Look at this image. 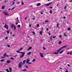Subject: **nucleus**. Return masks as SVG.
<instances>
[{
    "label": "nucleus",
    "instance_id": "obj_1",
    "mask_svg": "<svg viewBox=\"0 0 72 72\" xmlns=\"http://www.w3.org/2000/svg\"><path fill=\"white\" fill-rule=\"evenodd\" d=\"M67 48V46H64L60 48L57 51V53L59 52L60 51V50H62V49H63V48Z\"/></svg>",
    "mask_w": 72,
    "mask_h": 72
},
{
    "label": "nucleus",
    "instance_id": "obj_2",
    "mask_svg": "<svg viewBox=\"0 0 72 72\" xmlns=\"http://www.w3.org/2000/svg\"><path fill=\"white\" fill-rule=\"evenodd\" d=\"M23 64H22V62H19V65L18 67L19 68H21V67H22V66H23L22 65Z\"/></svg>",
    "mask_w": 72,
    "mask_h": 72
},
{
    "label": "nucleus",
    "instance_id": "obj_3",
    "mask_svg": "<svg viewBox=\"0 0 72 72\" xmlns=\"http://www.w3.org/2000/svg\"><path fill=\"white\" fill-rule=\"evenodd\" d=\"M21 54H22V55H21L20 56V57L21 58H23L24 56V54H25V52H20Z\"/></svg>",
    "mask_w": 72,
    "mask_h": 72
},
{
    "label": "nucleus",
    "instance_id": "obj_4",
    "mask_svg": "<svg viewBox=\"0 0 72 72\" xmlns=\"http://www.w3.org/2000/svg\"><path fill=\"white\" fill-rule=\"evenodd\" d=\"M30 61V60L29 59H28L27 60L26 63H28V64H32V63L31 62H29Z\"/></svg>",
    "mask_w": 72,
    "mask_h": 72
},
{
    "label": "nucleus",
    "instance_id": "obj_5",
    "mask_svg": "<svg viewBox=\"0 0 72 72\" xmlns=\"http://www.w3.org/2000/svg\"><path fill=\"white\" fill-rule=\"evenodd\" d=\"M51 4H52V3H48L47 4H45V6H49V5Z\"/></svg>",
    "mask_w": 72,
    "mask_h": 72
},
{
    "label": "nucleus",
    "instance_id": "obj_6",
    "mask_svg": "<svg viewBox=\"0 0 72 72\" xmlns=\"http://www.w3.org/2000/svg\"><path fill=\"white\" fill-rule=\"evenodd\" d=\"M4 28H6V30H8V25L5 24L4 26Z\"/></svg>",
    "mask_w": 72,
    "mask_h": 72
},
{
    "label": "nucleus",
    "instance_id": "obj_7",
    "mask_svg": "<svg viewBox=\"0 0 72 72\" xmlns=\"http://www.w3.org/2000/svg\"><path fill=\"white\" fill-rule=\"evenodd\" d=\"M3 13L6 15H8V12L6 11H4L3 12Z\"/></svg>",
    "mask_w": 72,
    "mask_h": 72
},
{
    "label": "nucleus",
    "instance_id": "obj_8",
    "mask_svg": "<svg viewBox=\"0 0 72 72\" xmlns=\"http://www.w3.org/2000/svg\"><path fill=\"white\" fill-rule=\"evenodd\" d=\"M15 26H14V24H11V28H14V27Z\"/></svg>",
    "mask_w": 72,
    "mask_h": 72
},
{
    "label": "nucleus",
    "instance_id": "obj_9",
    "mask_svg": "<svg viewBox=\"0 0 72 72\" xmlns=\"http://www.w3.org/2000/svg\"><path fill=\"white\" fill-rule=\"evenodd\" d=\"M40 56L41 57H42V58H44V56L43 55L42 53H40Z\"/></svg>",
    "mask_w": 72,
    "mask_h": 72
},
{
    "label": "nucleus",
    "instance_id": "obj_10",
    "mask_svg": "<svg viewBox=\"0 0 72 72\" xmlns=\"http://www.w3.org/2000/svg\"><path fill=\"white\" fill-rule=\"evenodd\" d=\"M7 54L6 53H5L3 55V56H4L5 57H9V56L8 55H6Z\"/></svg>",
    "mask_w": 72,
    "mask_h": 72
},
{
    "label": "nucleus",
    "instance_id": "obj_11",
    "mask_svg": "<svg viewBox=\"0 0 72 72\" xmlns=\"http://www.w3.org/2000/svg\"><path fill=\"white\" fill-rule=\"evenodd\" d=\"M11 62V61L9 60H8L6 61V63H8V64H9Z\"/></svg>",
    "mask_w": 72,
    "mask_h": 72
},
{
    "label": "nucleus",
    "instance_id": "obj_12",
    "mask_svg": "<svg viewBox=\"0 0 72 72\" xmlns=\"http://www.w3.org/2000/svg\"><path fill=\"white\" fill-rule=\"evenodd\" d=\"M72 52L71 51V52H68L67 54L68 55H69V54H70L71 55V54H72Z\"/></svg>",
    "mask_w": 72,
    "mask_h": 72
},
{
    "label": "nucleus",
    "instance_id": "obj_13",
    "mask_svg": "<svg viewBox=\"0 0 72 72\" xmlns=\"http://www.w3.org/2000/svg\"><path fill=\"white\" fill-rule=\"evenodd\" d=\"M64 36L67 37V32H65V33H64Z\"/></svg>",
    "mask_w": 72,
    "mask_h": 72
},
{
    "label": "nucleus",
    "instance_id": "obj_14",
    "mask_svg": "<svg viewBox=\"0 0 72 72\" xmlns=\"http://www.w3.org/2000/svg\"><path fill=\"white\" fill-rule=\"evenodd\" d=\"M32 49V47H30L28 49V50H31Z\"/></svg>",
    "mask_w": 72,
    "mask_h": 72
},
{
    "label": "nucleus",
    "instance_id": "obj_15",
    "mask_svg": "<svg viewBox=\"0 0 72 72\" xmlns=\"http://www.w3.org/2000/svg\"><path fill=\"white\" fill-rule=\"evenodd\" d=\"M26 62V60H24L23 61V63H22L23 64H25V63Z\"/></svg>",
    "mask_w": 72,
    "mask_h": 72
},
{
    "label": "nucleus",
    "instance_id": "obj_16",
    "mask_svg": "<svg viewBox=\"0 0 72 72\" xmlns=\"http://www.w3.org/2000/svg\"><path fill=\"white\" fill-rule=\"evenodd\" d=\"M20 50H19L18 51H16V52L17 53H22V52H20Z\"/></svg>",
    "mask_w": 72,
    "mask_h": 72
},
{
    "label": "nucleus",
    "instance_id": "obj_17",
    "mask_svg": "<svg viewBox=\"0 0 72 72\" xmlns=\"http://www.w3.org/2000/svg\"><path fill=\"white\" fill-rule=\"evenodd\" d=\"M27 54H28V55H30V54H31V53L30 52H28L27 53Z\"/></svg>",
    "mask_w": 72,
    "mask_h": 72
},
{
    "label": "nucleus",
    "instance_id": "obj_18",
    "mask_svg": "<svg viewBox=\"0 0 72 72\" xmlns=\"http://www.w3.org/2000/svg\"><path fill=\"white\" fill-rule=\"evenodd\" d=\"M59 24L58 23H57V27L58 28L59 27Z\"/></svg>",
    "mask_w": 72,
    "mask_h": 72
},
{
    "label": "nucleus",
    "instance_id": "obj_19",
    "mask_svg": "<svg viewBox=\"0 0 72 72\" xmlns=\"http://www.w3.org/2000/svg\"><path fill=\"white\" fill-rule=\"evenodd\" d=\"M64 51V50H62L60 52V54H62V53H63V52Z\"/></svg>",
    "mask_w": 72,
    "mask_h": 72
},
{
    "label": "nucleus",
    "instance_id": "obj_20",
    "mask_svg": "<svg viewBox=\"0 0 72 72\" xmlns=\"http://www.w3.org/2000/svg\"><path fill=\"white\" fill-rule=\"evenodd\" d=\"M21 71H26L27 70L26 69H24L21 70Z\"/></svg>",
    "mask_w": 72,
    "mask_h": 72
},
{
    "label": "nucleus",
    "instance_id": "obj_21",
    "mask_svg": "<svg viewBox=\"0 0 72 72\" xmlns=\"http://www.w3.org/2000/svg\"><path fill=\"white\" fill-rule=\"evenodd\" d=\"M58 54V52H55L53 53V54Z\"/></svg>",
    "mask_w": 72,
    "mask_h": 72
},
{
    "label": "nucleus",
    "instance_id": "obj_22",
    "mask_svg": "<svg viewBox=\"0 0 72 72\" xmlns=\"http://www.w3.org/2000/svg\"><path fill=\"white\" fill-rule=\"evenodd\" d=\"M36 61V59H34L33 60H32V62H35Z\"/></svg>",
    "mask_w": 72,
    "mask_h": 72
},
{
    "label": "nucleus",
    "instance_id": "obj_23",
    "mask_svg": "<svg viewBox=\"0 0 72 72\" xmlns=\"http://www.w3.org/2000/svg\"><path fill=\"white\" fill-rule=\"evenodd\" d=\"M37 6H40V5H41V4L40 3H39L38 4H37Z\"/></svg>",
    "mask_w": 72,
    "mask_h": 72
},
{
    "label": "nucleus",
    "instance_id": "obj_24",
    "mask_svg": "<svg viewBox=\"0 0 72 72\" xmlns=\"http://www.w3.org/2000/svg\"><path fill=\"white\" fill-rule=\"evenodd\" d=\"M4 59H2V60H1L0 62H4Z\"/></svg>",
    "mask_w": 72,
    "mask_h": 72
},
{
    "label": "nucleus",
    "instance_id": "obj_25",
    "mask_svg": "<svg viewBox=\"0 0 72 72\" xmlns=\"http://www.w3.org/2000/svg\"><path fill=\"white\" fill-rule=\"evenodd\" d=\"M6 32L8 34H9L10 32H9V31H6Z\"/></svg>",
    "mask_w": 72,
    "mask_h": 72
},
{
    "label": "nucleus",
    "instance_id": "obj_26",
    "mask_svg": "<svg viewBox=\"0 0 72 72\" xmlns=\"http://www.w3.org/2000/svg\"><path fill=\"white\" fill-rule=\"evenodd\" d=\"M17 26L18 27H19V28H20V27H21V26L20 25H18Z\"/></svg>",
    "mask_w": 72,
    "mask_h": 72
},
{
    "label": "nucleus",
    "instance_id": "obj_27",
    "mask_svg": "<svg viewBox=\"0 0 72 72\" xmlns=\"http://www.w3.org/2000/svg\"><path fill=\"white\" fill-rule=\"evenodd\" d=\"M50 13H51V14H52V11L51 10H50Z\"/></svg>",
    "mask_w": 72,
    "mask_h": 72
},
{
    "label": "nucleus",
    "instance_id": "obj_28",
    "mask_svg": "<svg viewBox=\"0 0 72 72\" xmlns=\"http://www.w3.org/2000/svg\"><path fill=\"white\" fill-rule=\"evenodd\" d=\"M5 58V57H1V58L2 59H3V58Z\"/></svg>",
    "mask_w": 72,
    "mask_h": 72
},
{
    "label": "nucleus",
    "instance_id": "obj_29",
    "mask_svg": "<svg viewBox=\"0 0 72 72\" xmlns=\"http://www.w3.org/2000/svg\"><path fill=\"white\" fill-rule=\"evenodd\" d=\"M56 38V36H53L52 37V38H53V39H54V38Z\"/></svg>",
    "mask_w": 72,
    "mask_h": 72
},
{
    "label": "nucleus",
    "instance_id": "obj_30",
    "mask_svg": "<svg viewBox=\"0 0 72 72\" xmlns=\"http://www.w3.org/2000/svg\"><path fill=\"white\" fill-rule=\"evenodd\" d=\"M10 59L12 60H14V58H13V57L11 58Z\"/></svg>",
    "mask_w": 72,
    "mask_h": 72
},
{
    "label": "nucleus",
    "instance_id": "obj_31",
    "mask_svg": "<svg viewBox=\"0 0 72 72\" xmlns=\"http://www.w3.org/2000/svg\"><path fill=\"white\" fill-rule=\"evenodd\" d=\"M4 6H3L2 7V9H4Z\"/></svg>",
    "mask_w": 72,
    "mask_h": 72
},
{
    "label": "nucleus",
    "instance_id": "obj_32",
    "mask_svg": "<svg viewBox=\"0 0 72 72\" xmlns=\"http://www.w3.org/2000/svg\"><path fill=\"white\" fill-rule=\"evenodd\" d=\"M42 32H40V35H42Z\"/></svg>",
    "mask_w": 72,
    "mask_h": 72
},
{
    "label": "nucleus",
    "instance_id": "obj_33",
    "mask_svg": "<svg viewBox=\"0 0 72 72\" xmlns=\"http://www.w3.org/2000/svg\"><path fill=\"white\" fill-rule=\"evenodd\" d=\"M68 30L69 31H70L71 30V28H68Z\"/></svg>",
    "mask_w": 72,
    "mask_h": 72
},
{
    "label": "nucleus",
    "instance_id": "obj_34",
    "mask_svg": "<svg viewBox=\"0 0 72 72\" xmlns=\"http://www.w3.org/2000/svg\"><path fill=\"white\" fill-rule=\"evenodd\" d=\"M7 45L8 48H10V45H8V44H7Z\"/></svg>",
    "mask_w": 72,
    "mask_h": 72
},
{
    "label": "nucleus",
    "instance_id": "obj_35",
    "mask_svg": "<svg viewBox=\"0 0 72 72\" xmlns=\"http://www.w3.org/2000/svg\"><path fill=\"white\" fill-rule=\"evenodd\" d=\"M61 42H62V41H59V44H61Z\"/></svg>",
    "mask_w": 72,
    "mask_h": 72
},
{
    "label": "nucleus",
    "instance_id": "obj_36",
    "mask_svg": "<svg viewBox=\"0 0 72 72\" xmlns=\"http://www.w3.org/2000/svg\"><path fill=\"white\" fill-rule=\"evenodd\" d=\"M25 67H26V68H28V67L26 65H25Z\"/></svg>",
    "mask_w": 72,
    "mask_h": 72
},
{
    "label": "nucleus",
    "instance_id": "obj_37",
    "mask_svg": "<svg viewBox=\"0 0 72 72\" xmlns=\"http://www.w3.org/2000/svg\"><path fill=\"white\" fill-rule=\"evenodd\" d=\"M22 49H23V48H21V49L19 50H20H20H22Z\"/></svg>",
    "mask_w": 72,
    "mask_h": 72
},
{
    "label": "nucleus",
    "instance_id": "obj_38",
    "mask_svg": "<svg viewBox=\"0 0 72 72\" xmlns=\"http://www.w3.org/2000/svg\"><path fill=\"white\" fill-rule=\"evenodd\" d=\"M14 30H16V27L15 26L14 27Z\"/></svg>",
    "mask_w": 72,
    "mask_h": 72
},
{
    "label": "nucleus",
    "instance_id": "obj_39",
    "mask_svg": "<svg viewBox=\"0 0 72 72\" xmlns=\"http://www.w3.org/2000/svg\"><path fill=\"white\" fill-rule=\"evenodd\" d=\"M21 4L22 5H24V3H23V2H22V3H21Z\"/></svg>",
    "mask_w": 72,
    "mask_h": 72
},
{
    "label": "nucleus",
    "instance_id": "obj_40",
    "mask_svg": "<svg viewBox=\"0 0 72 72\" xmlns=\"http://www.w3.org/2000/svg\"><path fill=\"white\" fill-rule=\"evenodd\" d=\"M37 27H39V24H37Z\"/></svg>",
    "mask_w": 72,
    "mask_h": 72
},
{
    "label": "nucleus",
    "instance_id": "obj_41",
    "mask_svg": "<svg viewBox=\"0 0 72 72\" xmlns=\"http://www.w3.org/2000/svg\"><path fill=\"white\" fill-rule=\"evenodd\" d=\"M15 9V7H14L12 9V10H13V9Z\"/></svg>",
    "mask_w": 72,
    "mask_h": 72
},
{
    "label": "nucleus",
    "instance_id": "obj_42",
    "mask_svg": "<svg viewBox=\"0 0 72 72\" xmlns=\"http://www.w3.org/2000/svg\"><path fill=\"white\" fill-rule=\"evenodd\" d=\"M48 20H46V21H45V22H48Z\"/></svg>",
    "mask_w": 72,
    "mask_h": 72
},
{
    "label": "nucleus",
    "instance_id": "obj_43",
    "mask_svg": "<svg viewBox=\"0 0 72 72\" xmlns=\"http://www.w3.org/2000/svg\"><path fill=\"white\" fill-rule=\"evenodd\" d=\"M33 33V34H34V35H35V32H32Z\"/></svg>",
    "mask_w": 72,
    "mask_h": 72
},
{
    "label": "nucleus",
    "instance_id": "obj_44",
    "mask_svg": "<svg viewBox=\"0 0 72 72\" xmlns=\"http://www.w3.org/2000/svg\"><path fill=\"white\" fill-rule=\"evenodd\" d=\"M14 3H15V2H14L12 4V5H14Z\"/></svg>",
    "mask_w": 72,
    "mask_h": 72
},
{
    "label": "nucleus",
    "instance_id": "obj_45",
    "mask_svg": "<svg viewBox=\"0 0 72 72\" xmlns=\"http://www.w3.org/2000/svg\"><path fill=\"white\" fill-rule=\"evenodd\" d=\"M49 8H53V7H52V6H51V7H49Z\"/></svg>",
    "mask_w": 72,
    "mask_h": 72
},
{
    "label": "nucleus",
    "instance_id": "obj_46",
    "mask_svg": "<svg viewBox=\"0 0 72 72\" xmlns=\"http://www.w3.org/2000/svg\"><path fill=\"white\" fill-rule=\"evenodd\" d=\"M13 37H14V36H15V35L14 34L13 35H12Z\"/></svg>",
    "mask_w": 72,
    "mask_h": 72
},
{
    "label": "nucleus",
    "instance_id": "obj_47",
    "mask_svg": "<svg viewBox=\"0 0 72 72\" xmlns=\"http://www.w3.org/2000/svg\"><path fill=\"white\" fill-rule=\"evenodd\" d=\"M18 24V22L15 23V24H16V25H17Z\"/></svg>",
    "mask_w": 72,
    "mask_h": 72
},
{
    "label": "nucleus",
    "instance_id": "obj_48",
    "mask_svg": "<svg viewBox=\"0 0 72 72\" xmlns=\"http://www.w3.org/2000/svg\"><path fill=\"white\" fill-rule=\"evenodd\" d=\"M32 18L33 20H35V18H34V19L33 18Z\"/></svg>",
    "mask_w": 72,
    "mask_h": 72
},
{
    "label": "nucleus",
    "instance_id": "obj_49",
    "mask_svg": "<svg viewBox=\"0 0 72 72\" xmlns=\"http://www.w3.org/2000/svg\"><path fill=\"white\" fill-rule=\"evenodd\" d=\"M68 67H70V66L69 65V64H68Z\"/></svg>",
    "mask_w": 72,
    "mask_h": 72
},
{
    "label": "nucleus",
    "instance_id": "obj_50",
    "mask_svg": "<svg viewBox=\"0 0 72 72\" xmlns=\"http://www.w3.org/2000/svg\"><path fill=\"white\" fill-rule=\"evenodd\" d=\"M7 39H8V37H6L5 39V40H6Z\"/></svg>",
    "mask_w": 72,
    "mask_h": 72
},
{
    "label": "nucleus",
    "instance_id": "obj_51",
    "mask_svg": "<svg viewBox=\"0 0 72 72\" xmlns=\"http://www.w3.org/2000/svg\"><path fill=\"white\" fill-rule=\"evenodd\" d=\"M66 8H67V6H65V8H64V9H66Z\"/></svg>",
    "mask_w": 72,
    "mask_h": 72
},
{
    "label": "nucleus",
    "instance_id": "obj_52",
    "mask_svg": "<svg viewBox=\"0 0 72 72\" xmlns=\"http://www.w3.org/2000/svg\"><path fill=\"white\" fill-rule=\"evenodd\" d=\"M51 39H52V37H51L50 38V40H51Z\"/></svg>",
    "mask_w": 72,
    "mask_h": 72
},
{
    "label": "nucleus",
    "instance_id": "obj_53",
    "mask_svg": "<svg viewBox=\"0 0 72 72\" xmlns=\"http://www.w3.org/2000/svg\"><path fill=\"white\" fill-rule=\"evenodd\" d=\"M46 30L47 31H48V28H47L46 29Z\"/></svg>",
    "mask_w": 72,
    "mask_h": 72
},
{
    "label": "nucleus",
    "instance_id": "obj_54",
    "mask_svg": "<svg viewBox=\"0 0 72 72\" xmlns=\"http://www.w3.org/2000/svg\"><path fill=\"white\" fill-rule=\"evenodd\" d=\"M43 48L44 50H45V48L44 47Z\"/></svg>",
    "mask_w": 72,
    "mask_h": 72
},
{
    "label": "nucleus",
    "instance_id": "obj_55",
    "mask_svg": "<svg viewBox=\"0 0 72 72\" xmlns=\"http://www.w3.org/2000/svg\"><path fill=\"white\" fill-rule=\"evenodd\" d=\"M6 2H7L5 0V1H4V3H6Z\"/></svg>",
    "mask_w": 72,
    "mask_h": 72
},
{
    "label": "nucleus",
    "instance_id": "obj_56",
    "mask_svg": "<svg viewBox=\"0 0 72 72\" xmlns=\"http://www.w3.org/2000/svg\"><path fill=\"white\" fill-rule=\"evenodd\" d=\"M17 21H18V17H17Z\"/></svg>",
    "mask_w": 72,
    "mask_h": 72
},
{
    "label": "nucleus",
    "instance_id": "obj_57",
    "mask_svg": "<svg viewBox=\"0 0 72 72\" xmlns=\"http://www.w3.org/2000/svg\"><path fill=\"white\" fill-rule=\"evenodd\" d=\"M31 25L30 24V27H31Z\"/></svg>",
    "mask_w": 72,
    "mask_h": 72
},
{
    "label": "nucleus",
    "instance_id": "obj_58",
    "mask_svg": "<svg viewBox=\"0 0 72 72\" xmlns=\"http://www.w3.org/2000/svg\"><path fill=\"white\" fill-rule=\"evenodd\" d=\"M27 19V17H26L25 18V19L26 20Z\"/></svg>",
    "mask_w": 72,
    "mask_h": 72
},
{
    "label": "nucleus",
    "instance_id": "obj_59",
    "mask_svg": "<svg viewBox=\"0 0 72 72\" xmlns=\"http://www.w3.org/2000/svg\"><path fill=\"white\" fill-rule=\"evenodd\" d=\"M43 13L42 12H41V13H40V14H43Z\"/></svg>",
    "mask_w": 72,
    "mask_h": 72
},
{
    "label": "nucleus",
    "instance_id": "obj_60",
    "mask_svg": "<svg viewBox=\"0 0 72 72\" xmlns=\"http://www.w3.org/2000/svg\"><path fill=\"white\" fill-rule=\"evenodd\" d=\"M65 72H68V71L67 70Z\"/></svg>",
    "mask_w": 72,
    "mask_h": 72
},
{
    "label": "nucleus",
    "instance_id": "obj_61",
    "mask_svg": "<svg viewBox=\"0 0 72 72\" xmlns=\"http://www.w3.org/2000/svg\"><path fill=\"white\" fill-rule=\"evenodd\" d=\"M48 34L49 35H50V33H49Z\"/></svg>",
    "mask_w": 72,
    "mask_h": 72
},
{
    "label": "nucleus",
    "instance_id": "obj_62",
    "mask_svg": "<svg viewBox=\"0 0 72 72\" xmlns=\"http://www.w3.org/2000/svg\"><path fill=\"white\" fill-rule=\"evenodd\" d=\"M60 38H61V37H62V36H61L60 35Z\"/></svg>",
    "mask_w": 72,
    "mask_h": 72
},
{
    "label": "nucleus",
    "instance_id": "obj_63",
    "mask_svg": "<svg viewBox=\"0 0 72 72\" xmlns=\"http://www.w3.org/2000/svg\"><path fill=\"white\" fill-rule=\"evenodd\" d=\"M10 34L11 35H12V32H11L10 33Z\"/></svg>",
    "mask_w": 72,
    "mask_h": 72
},
{
    "label": "nucleus",
    "instance_id": "obj_64",
    "mask_svg": "<svg viewBox=\"0 0 72 72\" xmlns=\"http://www.w3.org/2000/svg\"><path fill=\"white\" fill-rule=\"evenodd\" d=\"M64 18L65 19V18H66V17H64Z\"/></svg>",
    "mask_w": 72,
    "mask_h": 72
}]
</instances>
